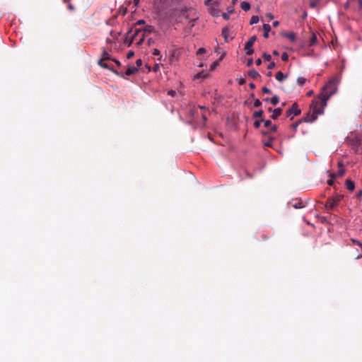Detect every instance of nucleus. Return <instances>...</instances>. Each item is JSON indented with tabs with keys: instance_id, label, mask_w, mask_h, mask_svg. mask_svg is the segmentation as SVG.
Wrapping results in <instances>:
<instances>
[{
	"instance_id": "f257e3e1",
	"label": "nucleus",
	"mask_w": 362,
	"mask_h": 362,
	"mask_svg": "<svg viewBox=\"0 0 362 362\" xmlns=\"http://www.w3.org/2000/svg\"><path fill=\"white\" fill-rule=\"evenodd\" d=\"M338 82L337 78H332L323 86L321 93L312 101L310 105V111L303 119V122H313L317 119L319 115L323 114L327 100L337 90Z\"/></svg>"
},
{
	"instance_id": "f03ea898",
	"label": "nucleus",
	"mask_w": 362,
	"mask_h": 362,
	"mask_svg": "<svg viewBox=\"0 0 362 362\" xmlns=\"http://www.w3.org/2000/svg\"><path fill=\"white\" fill-rule=\"evenodd\" d=\"M174 15L177 16V21L178 23L182 22V18L193 22H196L199 18L196 10L192 7L177 8L174 11Z\"/></svg>"
},
{
	"instance_id": "7ed1b4c3",
	"label": "nucleus",
	"mask_w": 362,
	"mask_h": 362,
	"mask_svg": "<svg viewBox=\"0 0 362 362\" xmlns=\"http://www.w3.org/2000/svg\"><path fill=\"white\" fill-rule=\"evenodd\" d=\"M343 195H336L333 197H329L327 199L326 203H325V208L327 210H331L334 209L338 204L341 202V200L343 199Z\"/></svg>"
},
{
	"instance_id": "20e7f679",
	"label": "nucleus",
	"mask_w": 362,
	"mask_h": 362,
	"mask_svg": "<svg viewBox=\"0 0 362 362\" xmlns=\"http://www.w3.org/2000/svg\"><path fill=\"white\" fill-rule=\"evenodd\" d=\"M301 111L298 107V105L296 103H294L292 106L286 111V117H291V119H293V116H297L300 114Z\"/></svg>"
},
{
	"instance_id": "39448f33",
	"label": "nucleus",
	"mask_w": 362,
	"mask_h": 362,
	"mask_svg": "<svg viewBox=\"0 0 362 362\" xmlns=\"http://www.w3.org/2000/svg\"><path fill=\"white\" fill-rule=\"evenodd\" d=\"M257 40L256 35H253L250 37L248 41L246 42L245 45V51L247 55H251L253 54L254 50L252 49V46Z\"/></svg>"
},
{
	"instance_id": "423d86ee",
	"label": "nucleus",
	"mask_w": 362,
	"mask_h": 362,
	"mask_svg": "<svg viewBox=\"0 0 362 362\" xmlns=\"http://www.w3.org/2000/svg\"><path fill=\"white\" fill-rule=\"evenodd\" d=\"M264 124L266 128H268L267 132L262 131V134L264 135H267L269 133H274L277 130V126L276 124H272L270 120H264Z\"/></svg>"
},
{
	"instance_id": "0eeeda50",
	"label": "nucleus",
	"mask_w": 362,
	"mask_h": 362,
	"mask_svg": "<svg viewBox=\"0 0 362 362\" xmlns=\"http://www.w3.org/2000/svg\"><path fill=\"white\" fill-rule=\"evenodd\" d=\"M282 112L283 110L280 107L274 109L272 115H271V118L272 119H276L282 114Z\"/></svg>"
},
{
	"instance_id": "6e6552de",
	"label": "nucleus",
	"mask_w": 362,
	"mask_h": 362,
	"mask_svg": "<svg viewBox=\"0 0 362 362\" xmlns=\"http://www.w3.org/2000/svg\"><path fill=\"white\" fill-rule=\"evenodd\" d=\"M275 78L277 81L283 82L285 79L287 78V75L284 74L281 71H278L275 75Z\"/></svg>"
},
{
	"instance_id": "1a4fd4ad",
	"label": "nucleus",
	"mask_w": 362,
	"mask_h": 362,
	"mask_svg": "<svg viewBox=\"0 0 362 362\" xmlns=\"http://www.w3.org/2000/svg\"><path fill=\"white\" fill-rule=\"evenodd\" d=\"M138 71V69L134 66H129L128 69H127L126 72H125V74L127 76H131V75H133L134 74H136Z\"/></svg>"
},
{
	"instance_id": "9d476101",
	"label": "nucleus",
	"mask_w": 362,
	"mask_h": 362,
	"mask_svg": "<svg viewBox=\"0 0 362 362\" xmlns=\"http://www.w3.org/2000/svg\"><path fill=\"white\" fill-rule=\"evenodd\" d=\"M227 11V13H223L222 14V16L225 20H228L230 18V14H232L234 12L233 7H228Z\"/></svg>"
},
{
	"instance_id": "9b49d317",
	"label": "nucleus",
	"mask_w": 362,
	"mask_h": 362,
	"mask_svg": "<svg viewBox=\"0 0 362 362\" xmlns=\"http://www.w3.org/2000/svg\"><path fill=\"white\" fill-rule=\"evenodd\" d=\"M221 35L224 37L225 42H228V35H229V29L227 27H225L222 29Z\"/></svg>"
},
{
	"instance_id": "f8f14e48",
	"label": "nucleus",
	"mask_w": 362,
	"mask_h": 362,
	"mask_svg": "<svg viewBox=\"0 0 362 362\" xmlns=\"http://www.w3.org/2000/svg\"><path fill=\"white\" fill-rule=\"evenodd\" d=\"M101 67L111 70L112 72L118 74L117 71H115L107 63H105L103 60H99L98 63Z\"/></svg>"
},
{
	"instance_id": "ddd939ff",
	"label": "nucleus",
	"mask_w": 362,
	"mask_h": 362,
	"mask_svg": "<svg viewBox=\"0 0 362 362\" xmlns=\"http://www.w3.org/2000/svg\"><path fill=\"white\" fill-rule=\"evenodd\" d=\"M345 185H346V188L349 190V191H354V188H355V184L353 181H351V180H347L345 182Z\"/></svg>"
},
{
	"instance_id": "4468645a",
	"label": "nucleus",
	"mask_w": 362,
	"mask_h": 362,
	"mask_svg": "<svg viewBox=\"0 0 362 362\" xmlns=\"http://www.w3.org/2000/svg\"><path fill=\"white\" fill-rule=\"evenodd\" d=\"M338 167H339V171L337 174V177L339 175L340 177H342L345 173V169L343 167V163L339 162L338 163Z\"/></svg>"
},
{
	"instance_id": "2eb2a0df",
	"label": "nucleus",
	"mask_w": 362,
	"mask_h": 362,
	"mask_svg": "<svg viewBox=\"0 0 362 362\" xmlns=\"http://www.w3.org/2000/svg\"><path fill=\"white\" fill-rule=\"evenodd\" d=\"M154 30V28L152 25H146L145 26L142 31L144 32L143 35H148L151 33Z\"/></svg>"
},
{
	"instance_id": "dca6fc26",
	"label": "nucleus",
	"mask_w": 362,
	"mask_h": 362,
	"mask_svg": "<svg viewBox=\"0 0 362 362\" xmlns=\"http://www.w3.org/2000/svg\"><path fill=\"white\" fill-rule=\"evenodd\" d=\"M271 30V27L269 24H264L263 25V30H264V37L265 38H267L269 37V33Z\"/></svg>"
},
{
	"instance_id": "f3484780",
	"label": "nucleus",
	"mask_w": 362,
	"mask_h": 362,
	"mask_svg": "<svg viewBox=\"0 0 362 362\" xmlns=\"http://www.w3.org/2000/svg\"><path fill=\"white\" fill-rule=\"evenodd\" d=\"M248 76L252 78L255 79L259 76V74L256 70L252 69L248 71Z\"/></svg>"
},
{
	"instance_id": "a211bd4d",
	"label": "nucleus",
	"mask_w": 362,
	"mask_h": 362,
	"mask_svg": "<svg viewBox=\"0 0 362 362\" xmlns=\"http://www.w3.org/2000/svg\"><path fill=\"white\" fill-rule=\"evenodd\" d=\"M111 59H112V58L110 57L108 52L105 49H103V51L102 52V57L100 60L106 61V60H111Z\"/></svg>"
},
{
	"instance_id": "6ab92c4d",
	"label": "nucleus",
	"mask_w": 362,
	"mask_h": 362,
	"mask_svg": "<svg viewBox=\"0 0 362 362\" xmlns=\"http://www.w3.org/2000/svg\"><path fill=\"white\" fill-rule=\"evenodd\" d=\"M240 7L243 10L247 11L250 9V4L248 2L243 1L240 4Z\"/></svg>"
},
{
	"instance_id": "aec40b11",
	"label": "nucleus",
	"mask_w": 362,
	"mask_h": 362,
	"mask_svg": "<svg viewBox=\"0 0 362 362\" xmlns=\"http://www.w3.org/2000/svg\"><path fill=\"white\" fill-rule=\"evenodd\" d=\"M285 36L292 42H294L296 39V35L293 32L286 33Z\"/></svg>"
},
{
	"instance_id": "412c9836",
	"label": "nucleus",
	"mask_w": 362,
	"mask_h": 362,
	"mask_svg": "<svg viewBox=\"0 0 362 362\" xmlns=\"http://www.w3.org/2000/svg\"><path fill=\"white\" fill-rule=\"evenodd\" d=\"M329 176L330 179L327 180V184L331 186L334 184V180L337 177V174L330 173Z\"/></svg>"
},
{
	"instance_id": "4be33fe9",
	"label": "nucleus",
	"mask_w": 362,
	"mask_h": 362,
	"mask_svg": "<svg viewBox=\"0 0 362 362\" xmlns=\"http://www.w3.org/2000/svg\"><path fill=\"white\" fill-rule=\"evenodd\" d=\"M317 42V37H316V35L315 33H313L312 34V36L310 37V46H313L314 45L315 43Z\"/></svg>"
},
{
	"instance_id": "5701e85b",
	"label": "nucleus",
	"mask_w": 362,
	"mask_h": 362,
	"mask_svg": "<svg viewBox=\"0 0 362 362\" xmlns=\"http://www.w3.org/2000/svg\"><path fill=\"white\" fill-rule=\"evenodd\" d=\"M279 102V98L277 95H274L271 99V103L273 105H276Z\"/></svg>"
},
{
	"instance_id": "b1692460",
	"label": "nucleus",
	"mask_w": 362,
	"mask_h": 362,
	"mask_svg": "<svg viewBox=\"0 0 362 362\" xmlns=\"http://www.w3.org/2000/svg\"><path fill=\"white\" fill-rule=\"evenodd\" d=\"M259 17L257 16H252V18H250V23L251 25H253V24H256L259 22Z\"/></svg>"
},
{
	"instance_id": "393cba45",
	"label": "nucleus",
	"mask_w": 362,
	"mask_h": 362,
	"mask_svg": "<svg viewBox=\"0 0 362 362\" xmlns=\"http://www.w3.org/2000/svg\"><path fill=\"white\" fill-rule=\"evenodd\" d=\"M306 79L303 77H298L297 78V83L300 86H303L305 83Z\"/></svg>"
},
{
	"instance_id": "a878e982",
	"label": "nucleus",
	"mask_w": 362,
	"mask_h": 362,
	"mask_svg": "<svg viewBox=\"0 0 362 362\" xmlns=\"http://www.w3.org/2000/svg\"><path fill=\"white\" fill-rule=\"evenodd\" d=\"M320 2V0H310V6L313 8L317 7Z\"/></svg>"
},
{
	"instance_id": "bb28decb",
	"label": "nucleus",
	"mask_w": 362,
	"mask_h": 362,
	"mask_svg": "<svg viewBox=\"0 0 362 362\" xmlns=\"http://www.w3.org/2000/svg\"><path fill=\"white\" fill-rule=\"evenodd\" d=\"M263 113H264V112L262 110H259V111H256V112H254L253 117L255 118L261 117L262 116Z\"/></svg>"
},
{
	"instance_id": "cd10ccee",
	"label": "nucleus",
	"mask_w": 362,
	"mask_h": 362,
	"mask_svg": "<svg viewBox=\"0 0 362 362\" xmlns=\"http://www.w3.org/2000/svg\"><path fill=\"white\" fill-rule=\"evenodd\" d=\"M264 119H260L259 120H256L255 122H254V127L257 129L259 128L260 127V124L262 122H264Z\"/></svg>"
},
{
	"instance_id": "c85d7f7f",
	"label": "nucleus",
	"mask_w": 362,
	"mask_h": 362,
	"mask_svg": "<svg viewBox=\"0 0 362 362\" xmlns=\"http://www.w3.org/2000/svg\"><path fill=\"white\" fill-rule=\"evenodd\" d=\"M281 59L284 62H287L288 60V54L287 52H283L281 54Z\"/></svg>"
},
{
	"instance_id": "c756f323",
	"label": "nucleus",
	"mask_w": 362,
	"mask_h": 362,
	"mask_svg": "<svg viewBox=\"0 0 362 362\" xmlns=\"http://www.w3.org/2000/svg\"><path fill=\"white\" fill-rule=\"evenodd\" d=\"M301 123V120H298V122L291 124V128L294 130H296L298 125Z\"/></svg>"
},
{
	"instance_id": "7c9ffc66",
	"label": "nucleus",
	"mask_w": 362,
	"mask_h": 362,
	"mask_svg": "<svg viewBox=\"0 0 362 362\" xmlns=\"http://www.w3.org/2000/svg\"><path fill=\"white\" fill-rule=\"evenodd\" d=\"M262 57L265 61H267V62L271 61L272 57L270 54L264 53Z\"/></svg>"
},
{
	"instance_id": "2f4dec72",
	"label": "nucleus",
	"mask_w": 362,
	"mask_h": 362,
	"mask_svg": "<svg viewBox=\"0 0 362 362\" xmlns=\"http://www.w3.org/2000/svg\"><path fill=\"white\" fill-rule=\"evenodd\" d=\"M262 105V102L259 99H256L254 102V106L258 107Z\"/></svg>"
},
{
	"instance_id": "473e14b6",
	"label": "nucleus",
	"mask_w": 362,
	"mask_h": 362,
	"mask_svg": "<svg viewBox=\"0 0 362 362\" xmlns=\"http://www.w3.org/2000/svg\"><path fill=\"white\" fill-rule=\"evenodd\" d=\"M293 207L296 208V209H300V208L303 207V206L302 205V202H298L297 203L293 204Z\"/></svg>"
},
{
	"instance_id": "72a5a7b5",
	"label": "nucleus",
	"mask_w": 362,
	"mask_h": 362,
	"mask_svg": "<svg viewBox=\"0 0 362 362\" xmlns=\"http://www.w3.org/2000/svg\"><path fill=\"white\" fill-rule=\"evenodd\" d=\"M273 139H274L271 137L268 141L264 143V146L267 147H272L271 141H272Z\"/></svg>"
},
{
	"instance_id": "f704fd0d",
	"label": "nucleus",
	"mask_w": 362,
	"mask_h": 362,
	"mask_svg": "<svg viewBox=\"0 0 362 362\" xmlns=\"http://www.w3.org/2000/svg\"><path fill=\"white\" fill-rule=\"evenodd\" d=\"M206 52V49L204 48H199L197 52V55L202 54Z\"/></svg>"
},
{
	"instance_id": "c9c22d12",
	"label": "nucleus",
	"mask_w": 362,
	"mask_h": 362,
	"mask_svg": "<svg viewBox=\"0 0 362 362\" xmlns=\"http://www.w3.org/2000/svg\"><path fill=\"white\" fill-rule=\"evenodd\" d=\"M276 66V64L274 62H270V64L268 65L267 69H273Z\"/></svg>"
},
{
	"instance_id": "e433bc0d",
	"label": "nucleus",
	"mask_w": 362,
	"mask_h": 362,
	"mask_svg": "<svg viewBox=\"0 0 362 362\" xmlns=\"http://www.w3.org/2000/svg\"><path fill=\"white\" fill-rule=\"evenodd\" d=\"M262 92L264 93H266V94H269L271 93V90L269 88H267V87H263L262 88Z\"/></svg>"
},
{
	"instance_id": "4c0bfd02",
	"label": "nucleus",
	"mask_w": 362,
	"mask_h": 362,
	"mask_svg": "<svg viewBox=\"0 0 362 362\" xmlns=\"http://www.w3.org/2000/svg\"><path fill=\"white\" fill-rule=\"evenodd\" d=\"M160 52L158 49H154L153 51V55L154 56H160Z\"/></svg>"
},
{
	"instance_id": "58836bf2",
	"label": "nucleus",
	"mask_w": 362,
	"mask_h": 362,
	"mask_svg": "<svg viewBox=\"0 0 362 362\" xmlns=\"http://www.w3.org/2000/svg\"><path fill=\"white\" fill-rule=\"evenodd\" d=\"M196 78H205V75L202 74V72L198 73L196 76Z\"/></svg>"
},
{
	"instance_id": "ea45409f",
	"label": "nucleus",
	"mask_w": 362,
	"mask_h": 362,
	"mask_svg": "<svg viewBox=\"0 0 362 362\" xmlns=\"http://www.w3.org/2000/svg\"><path fill=\"white\" fill-rule=\"evenodd\" d=\"M253 64V59L251 58V59H249L247 62V66H251Z\"/></svg>"
},
{
	"instance_id": "a19ab883",
	"label": "nucleus",
	"mask_w": 362,
	"mask_h": 362,
	"mask_svg": "<svg viewBox=\"0 0 362 362\" xmlns=\"http://www.w3.org/2000/svg\"><path fill=\"white\" fill-rule=\"evenodd\" d=\"M168 94L170 96H175L176 94V92L173 90H170L168 92Z\"/></svg>"
},
{
	"instance_id": "79ce46f5",
	"label": "nucleus",
	"mask_w": 362,
	"mask_h": 362,
	"mask_svg": "<svg viewBox=\"0 0 362 362\" xmlns=\"http://www.w3.org/2000/svg\"><path fill=\"white\" fill-rule=\"evenodd\" d=\"M133 56H134V52H132V51H129V52L127 53V59H130V58H132Z\"/></svg>"
},
{
	"instance_id": "37998d69",
	"label": "nucleus",
	"mask_w": 362,
	"mask_h": 362,
	"mask_svg": "<svg viewBox=\"0 0 362 362\" xmlns=\"http://www.w3.org/2000/svg\"><path fill=\"white\" fill-rule=\"evenodd\" d=\"M189 30H191L192 28L194 26V23L195 22H193V21H189Z\"/></svg>"
},
{
	"instance_id": "c03bdc74",
	"label": "nucleus",
	"mask_w": 362,
	"mask_h": 362,
	"mask_svg": "<svg viewBox=\"0 0 362 362\" xmlns=\"http://www.w3.org/2000/svg\"><path fill=\"white\" fill-rule=\"evenodd\" d=\"M351 241L354 243H356V245H358V246L361 247H362V244L361 243H360L359 241L356 240H354V239H352Z\"/></svg>"
},
{
	"instance_id": "a18cd8bd",
	"label": "nucleus",
	"mask_w": 362,
	"mask_h": 362,
	"mask_svg": "<svg viewBox=\"0 0 362 362\" xmlns=\"http://www.w3.org/2000/svg\"><path fill=\"white\" fill-rule=\"evenodd\" d=\"M136 66L138 67L141 66L142 65V61L141 59H137L136 62Z\"/></svg>"
},
{
	"instance_id": "49530a36",
	"label": "nucleus",
	"mask_w": 362,
	"mask_h": 362,
	"mask_svg": "<svg viewBox=\"0 0 362 362\" xmlns=\"http://www.w3.org/2000/svg\"><path fill=\"white\" fill-rule=\"evenodd\" d=\"M361 196H362V190L361 189V190H359V191L358 192V193L356 194V197H357V198H358V199H360V198L361 197Z\"/></svg>"
},
{
	"instance_id": "de8ad7c7",
	"label": "nucleus",
	"mask_w": 362,
	"mask_h": 362,
	"mask_svg": "<svg viewBox=\"0 0 362 362\" xmlns=\"http://www.w3.org/2000/svg\"><path fill=\"white\" fill-rule=\"evenodd\" d=\"M218 64V62H215L214 63H213L211 66V69H214L217 65Z\"/></svg>"
},
{
	"instance_id": "09e8293b",
	"label": "nucleus",
	"mask_w": 362,
	"mask_h": 362,
	"mask_svg": "<svg viewBox=\"0 0 362 362\" xmlns=\"http://www.w3.org/2000/svg\"><path fill=\"white\" fill-rule=\"evenodd\" d=\"M141 31V30H139V29H136V30H135V33H134V35H133V38H134V37H135V36H136V35H138V34H139V33H140Z\"/></svg>"
},
{
	"instance_id": "8fccbe9b",
	"label": "nucleus",
	"mask_w": 362,
	"mask_h": 362,
	"mask_svg": "<svg viewBox=\"0 0 362 362\" xmlns=\"http://www.w3.org/2000/svg\"><path fill=\"white\" fill-rule=\"evenodd\" d=\"M68 8L71 11H74V6L71 4H69L68 5Z\"/></svg>"
},
{
	"instance_id": "3c124183",
	"label": "nucleus",
	"mask_w": 362,
	"mask_h": 362,
	"mask_svg": "<svg viewBox=\"0 0 362 362\" xmlns=\"http://www.w3.org/2000/svg\"><path fill=\"white\" fill-rule=\"evenodd\" d=\"M144 23H145L144 20H139V21H137V23H136V24H137V25H143V24H144Z\"/></svg>"
},
{
	"instance_id": "603ef678",
	"label": "nucleus",
	"mask_w": 362,
	"mask_h": 362,
	"mask_svg": "<svg viewBox=\"0 0 362 362\" xmlns=\"http://www.w3.org/2000/svg\"><path fill=\"white\" fill-rule=\"evenodd\" d=\"M255 63H256V64H257V66H259V65L262 64V60H261V59H257L256 60Z\"/></svg>"
},
{
	"instance_id": "864d4df0",
	"label": "nucleus",
	"mask_w": 362,
	"mask_h": 362,
	"mask_svg": "<svg viewBox=\"0 0 362 362\" xmlns=\"http://www.w3.org/2000/svg\"><path fill=\"white\" fill-rule=\"evenodd\" d=\"M111 60H112L113 62H115V64H116L117 66H120V65H121V63H120L118 60H117V59H112Z\"/></svg>"
},
{
	"instance_id": "5fc2aeb1",
	"label": "nucleus",
	"mask_w": 362,
	"mask_h": 362,
	"mask_svg": "<svg viewBox=\"0 0 362 362\" xmlns=\"http://www.w3.org/2000/svg\"><path fill=\"white\" fill-rule=\"evenodd\" d=\"M245 80L244 78H241V79H240V81H239V84H240V85H243V84H245Z\"/></svg>"
},
{
	"instance_id": "6e6d98bb",
	"label": "nucleus",
	"mask_w": 362,
	"mask_h": 362,
	"mask_svg": "<svg viewBox=\"0 0 362 362\" xmlns=\"http://www.w3.org/2000/svg\"><path fill=\"white\" fill-rule=\"evenodd\" d=\"M279 25V21H276L273 22V26L274 27H277Z\"/></svg>"
},
{
	"instance_id": "4d7b16f0",
	"label": "nucleus",
	"mask_w": 362,
	"mask_h": 362,
	"mask_svg": "<svg viewBox=\"0 0 362 362\" xmlns=\"http://www.w3.org/2000/svg\"><path fill=\"white\" fill-rule=\"evenodd\" d=\"M144 37H145V35H142V37L139 40V42H138V43H139V44H141V43L144 42Z\"/></svg>"
},
{
	"instance_id": "13d9d810",
	"label": "nucleus",
	"mask_w": 362,
	"mask_h": 362,
	"mask_svg": "<svg viewBox=\"0 0 362 362\" xmlns=\"http://www.w3.org/2000/svg\"><path fill=\"white\" fill-rule=\"evenodd\" d=\"M249 86H250L251 89H255V84L254 83H250Z\"/></svg>"
},
{
	"instance_id": "bf43d9fd",
	"label": "nucleus",
	"mask_w": 362,
	"mask_h": 362,
	"mask_svg": "<svg viewBox=\"0 0 362 362\" xmlns=\"http://www.w3.org/2000/svg\"><path fill=\"white\" fill-rule=\"evenodd\" d=\"M267 16L268 18H269L270 19H273L274 18V16L272 13H267Z\"/></svg>"
},
{
	"instance_id": "052dcab7",
	"label": "nucleus",
	"mask_w": 362,
	"mask_h": 362,
	"mask_svg": "<svg viewBox=\"0 0 362 362\" xmlns=\"http://www.w3.org/2000/svg\"><path fill=\"white\" fill-rule=\"evenodd\" d=\"M202 116L203 120L204 122H206V119H207V117H206V115L204 113H203Z\"/></svg>"
},
{
	"instance_id": "680f3d73",
	"label": "nucleus",
	"mask_w": 362,
	"mask_h": 362,
	"mask_svg": "<svg viewBox=\"0 0 362 362\" xmlns=\"http://www.w3.org/2000/svg\"><path fill=\"white\" fill-rule=\"evenodd\" d=\"M211 1H212V0H206L205 4L209 5Z\"/></svg>"
},
{
	"instance_id": "e2e57ef3",
	"label": "nucleus",
	"mask_w": 362,
	"mask_h": 362,
	"mask_svg": "<svg viewBox=\"0 0 362 362\" xmlns=\"http://www.w3.org/2000/svg\"><path fill=\"white\" fill-rule=\"evenodd\" d=\"M273 54L277 56V55H279V52L277 50H274L273 52Z\"/></svg>"
},
{
	"instance_id": "0e129e2a",
	"label": "nucleus",
	"mask_w": 362,
	"mask_h": 362,
	"mask_svg": "<svg viewBox=\"0 0 362 362\" xmlns=\"http://www.w3.org/2000/svg\"><path fill=\"white\" fill-rule=\"evenodd\" d=\"M225 55H226V53H225V52H223V54H222V56L220 57L219 60H220V61H221V60H222V59H223V57H225Z\"/></svg>"
},
{
	"instance_id": "69168bd1",
	"label": "nucleus",
	"mask_w": 362,
	"mask_h": 362,
	"mask_svg": "<svg viewBox=\"0 0 362 362\" xmlns=\"http://www.w3.org/2000/svg\"><path fill=\"white\" fill-rule=\"evenodd\" d=\"M106 41H107V43H112V40L110 39H109V38H107Z\"/></svg>"
},
{
	"instance_id": "338daca9",
	"label": "nucleus",
	"mask_w": 362,
	"mask_h": 362,
	"mask_svg": "<svg viewBox=\"0 0 362 362\" xmlns=\"http://www.w3.org/2000/svg\"><path fill=\"white\" fill-rule=\"evenodd\" d=\"M312 94H313V91H312V90H310V91H309V92L308 93V96H310Z\"/></svg>"
},
{
	"instance_id": "774afa93",
	"label": "nucleus",
	"mask_w": 362,
	"mask_h": 362,
	"mask_svg": "<svg viewBox=\"0 0 362 362\" xmlns=\"http://www.w3.org/2000/svg\"><path fill=\"white\" fill-rule=\"evenodd\" d=\"M139 0H134V4H135L136 5H137V4H139Z\"/></svg>"
}]
</instances>
